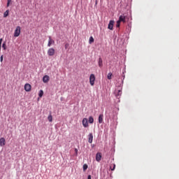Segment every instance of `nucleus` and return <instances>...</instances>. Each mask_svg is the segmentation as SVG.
Segmentation results:
<instances>
[{
    "mask_svg": "<svg viewBox=\"0 0 179 179\" xmlns=\"http://www.w3.org/2000/svg\"><path fill=\"white\" fill-rule=\"evenodd\" d=\"M21 30L22 29L20 28V27L17 26L14 31V37H19V36H20Z\"/></svg>",
    "mask_w": 179,
    "mask_h": 179,
    "instance_id": "1",
    "label": "nucleus"
},
{
    "mask_svg": "<svg viewBox=\"0 0 179 179\" xmlns=\"http://www.w3.org/2000/svg\"><path fill=\"white\" fill-rule=\"evenodd\" d=\"M96 80V76L94 74H91L90 76V83L91 86H94V82Z\"/></svg>",
    "mask_w": 179,
    "mask_h": 179,
    "instance_id": "2",
    "label": "nucleus"
},
{
    "mask_svg": "<svg viewBox=\"0 0 179 179\" xmlns=\"http://www.w3.org/2000/svg\"><path fill=\"white\" fill-rule=\"evenodd\" d=\"M48 55L49 57H54L55 55V50L52 48H50L48 50Z\"/></svg>",
    "mask_w": 179,
    "mask_h": 179,
    "instance_id": "3",
    "label": "nucleus"
},
{
    "mask_svg": "<svg viewBox=\"0 0 179 179\" xmlns=\"http://www.w3.org/2000/svg\"><path fill=\"white\" fill-rule=\"evenodd\" d=\"M82 124H83V127H84V128H87L89 127V122L87 118L85 117L83 119L82 121Z\"/></svg>",
    "mask_w": 179,
    "mask_h": 179,
    "instance_id": "4",
    "label": "nucleus"
},
{
    "mask_svg": "<svg viewBox=\"0 0 179 179\" xmlns=\"http://www.w3.org/2000/svg\"><path fill=\"white\" fill-rule=\"evenodd\" d=\"M48 38L49 40L48 43V47H51V45H54V44H55V41H54L52 38H51V36H49Z\"/></svg>",
    "mask_w": 179,
    "mask_h": 179,
    "instance_id": "5",
    "label": "nucleus"
},
{
    "mask_svg": "<svg viewBox=\"0 0 179 179\" xmlns=\"http://www.w3.org/2000/svg\"><path fill=\"white\" fill-rule=\"evenodd\" d=\"M24 90L25 92H30L31 90V85L29 83L25 84Z\"/></svg>",
    "mask_w": 179,
    "mask_h": 179,
    "instance_id": "6",
    "label": "nucleus"
},
{
    "mask_svg": "<svg viewBox=\"0 0 179 179\" xmlns=\"http://www.w3.org/2000/svg\"><path fill=\"white\" fill-rule=\"evenodd\" d=\"M113 27H114V20H110L108 25V29H109V30H113Z\"/></svg>",
    "mask_w": 179,
    "mask_h": 179,
    "instance_id": "7",
    "label": "nucleus"
},
{
    "mask_svg": "<svg viewBox=\"0 0 179 179\" xmlns=\"http://www.w3.org/2000/svg\"><path fill=\"white\" fill-rule=\"evenodd\" d=\"M43 83H48V82H50V76H43Z\"/></svg>",
    "mask_w": 179,
    "mask_h": 179,
    "instance_id": "8",
    "label": "nucleus"
},
{
    "mask_svg": "<svg viewBox=\"0 0 179 179\" xmlns=\"http://www.w3.org/2000/svg\"><path fill=\"white\" fill-rule=\"evenodd\" d=\"M96 162H101V152H97L96 153Z\"/></svg>",
    "mask_w": 179,
    "mask_h": 179,
    "instance_id": "9",
    "label": "nucleus"
},
{
    "mask_svg": "<svg viewBox=\"0 0 179 179\" xmlns=\"http://www.w3.org/2000/svg\"><path fill=\"white\" fill-rule=\"evenodd\" d=\"M88 142L89 143H92L93 142V134L92 133L88 135Z\"/></svg>",
    "mask_w": 179,
    "mask_h": 179,
    "instance_id": "10",
    "label": "nucleus"
},
{
    "mask_svg": "<svg viewBox=\"0 0 179 179\" xmlns=\"http://www.w3.org/2000/svg\"><path fill=\"white\" fill-rule=\"evenodd\" d=\"M115 94L116 97H118L119 96H121V94H122V91H121V90H115Z\"/></svg>",
    "mask_w": 179,
    "mask_h": 179,
    "instance_id": "11",
    "label": "nucleus"
},
{
    "mask_svg": "<svg viewBox=\"0 0 179 179\" xmlns=\"http://www.w3.org/2000/svg\"><path fill=\"white\" fill-rule=\"evenodd\" d=\"M6 145V141L4 138H0V146L3 147L5 146Z\"/></svg>",
    "mask_w": 179,
    "mask_h": 179,
    "instance_id": "12",
    "label": "nucleus"
},
{
    "mask_svg": "<svg viewBox=\"0 0 179 179\" xmlns=\"http://www.w3.org/2000/svg\"><path fill=\"white\" fill-rule=\"evenodd\" d=\"M119 22H123V23H125V15H120L118 20Z\"/></svg>",
    "mask_w": 179,
    "mask_h": 179,
    "instance_id": "13",
    "label": "nucleus"
},
{
    "mask_svg": "<svg viewBox=\"0 0 179 179\" xmlns=\"http://www.w3.org/2000/svg\"><path fill=\"white\" fill-rule=\"evenodd\" d=\"M98 64H99V68L103 67V59H101V57H99Z\"/></svg>",
    "mask_w": 179,
    "mask_h": 179,
    "instance_id": "14",
    "label": "nucleus"
},
{
    "mask_svg": "<svg viewBox=\"0 0 179 179\" xmlns=\"http://www.w3.org/2000/svg\"><path fill=\"white\" fill-rule=\"evenodd\" d=\"M103 114L99 115V123L102 124L103 123Z\"/></svg>",
    "mask_w": 179,
    "mask_h": 179,
    "instance_id": "15",
    "label": "nucleus"
},
{
    "mask_svg": "<svg viewBox=\"0 0 179 179\" xmlns=\"http://www.w3.org/2000/svg\"><path fill=\"white\" fill-rule=\"evenodd\" d=\"M88 122L90 124H93V122H94V119L93 118V117L90 116L89 117Z\"/></svg>",
    "mask_w": 179,
    "mask_h": 179,
    "instance_id": "16",
    "label": "nucleus"
},
{
    "mask_svg": "<svg viewBox=\"0 0 179 179\" xmlns=\"http://www.w3.org/2000/svg\"><path fill=\"white\" fill-rule=\"evenodd\" d=\"M110 169L112 171H114L115 170V164H111L110 166Z\"/></svg>",
    "mask_w": 179,
    "mask_h": 179,
    "instance_id": "17",
    "label": "nucleus"
},
{
    "mask_svg": "<svg viewBox=\"0 0 179 179\" xmlns=\"http://www.w3.org/2000/svg\"><path fill=\"white\" fill-rule=\"evenodd\" d=\"M8 15H9V10H7L3 13V17H7V16H8Z\"/></svg>",
    "mask_w": 179,
    "mask_h": 179,
    "instance_id": "18",
    "label": "nucleus"
},
{
    "mask_svg": "<svg viewBox=\"0 0 179 179\" xmlns=\"http://www.w3.org/2000/svg\"><path fill=\"white\" fill-rule=\"evenodd\" d=\"M48 120L50 122H52V115L51 114L48 115Z\"/></svg>",
    "mask_w": 179,
    "mask_h": 179,
    "instance_id": "19",
    "label": "nucleus"
},
{
    "mask_svg": "<svg viewBox=\"0 0 179 179\" xmlns=\"http://www.w3.org/2000/svg\"><path fill=\"white\" fill-rule=\"evenodd\" d=\"M43 94H44V91H43L42 90H41L39 91V94H38L39 97H43Z\"/></svg>",
    "mask_w": 179,
    "mask_h": 179,
    "instance_id": "20",
    "label": "nucleus"
},
{
    "mask_svg": "<svg viewBox=\"0 0 179 179\" xmlns=\"http://www.w3.org/2000/svg\"><path fill=\"white\" fill-rule=\"evenodd\" d=\"M89 43L90 44H92V43H94V38H93V36L90 37Z\"/></svg>",
    "mask_w": 179,
    "mask_h": 179,
    "instance_id": "21",
    "label": "nucleus"
},
{
    "mask_svg": "<svg viewBox=\"0 0 179 179\" xmlns=\"http://www.w3.org/2000/svg\"><path fill=\"white\" fill-rule=\"evenodd\" d=\"M113 76V73H108V76H107V78L109 80H111V78Z\"/></svg>",
    "mask_w": 179,
    "mask_h": 179,
    "instance_id": "22",
    "label": "nucleus"
},
{
    "mask_svg": "<svg viewBox=\"0 0 179 179\" xmlns=\"http://www.w3.org/2000/svg\"><path fill=\"white\" fill-rule=\"evenodd\" d=\"M87 164H85L83 166V171H86L87 169Z\"/></svg>",
    "mask_w": 179,
    "mask_h": 179,
    "instance_id": "23",
    "label": "nucleus"
},
{
    "mask_svg": "<svg viewBox=\"0 0 179 179\" xmlns=\"http://www.w3.org/2000/svg\"><path fill=\"white\" fill-rule=\"evenodd\" d=\"M2 48L3 49V50H6V43H3V44H2Z\"/></svg>",
    "mask_w": 179,
    "mask_h": 179,
    "instance_id": "24",
    "label": "nucleus"
},
{
    "mask_svg": "<svg viewBox=\"0 0 179 179\" xmlns=\"http://www.w3.org/2000/svg\"><path fill=\"white\" fill-rule=\"evenodd\" d=\"M120 24H121V22L119 20H117L116 22V27H120Z\"/></svg>",
    "mask_w": 179,
    "mask_h": 179,
    "instance_id": "25",
    "label": "nucleus"
},
{
    "mask_svg": "<svg viewBox=\"0 0 179 179\" xmlns=\"http://www.w3.org/2000/svg\"><path fill=\"white\" fill-rule=\"evenodd\" d=\"M64 47H65V50H68V48H69V43H66Z\"/></svg>",
    "mask_w": 179,
    "mask_h": 179,
    "instance_id": "26",
    "label": "nucleus"
},
{
    "mask_svg": "<svg viewBox=\"0 0 179 179\" xmlns=\"http://www.w3.org/2000/svg\"><path fill=\"white\" fill-rule=\"evenodd\" d=\"M0 62H3V55H1L0 57Z\"/></svg>",
    "mask_w": 179,
    "mask_h": 179,
    "instance_id": "27",
    "label": "nucleus"
},
{
    "mask_svg": "<svg viewBox=\"0 0 179 179\" xmlns=\"http://www.w3.org/2000/svg\"><path fill=\"white\" fill-rule=\"evenodd\" d=\"M2 41H3V39L0 38V46L2 45Z\"/></svg>",
    "mask_w": 179,
    "mask_h": 179,
    "instance_id": "28",
    "label": "nucleus"
},
{
    "mask_svg": "<svg viewBox=\"0 0 179 179\" xmlns=\"http://www.w3.org/2000/svg\"><path fill=\"white\" fill-rule=\"evenodd\" d=\"M87 179H92V176H90V175L88 176H87Z\"/></svg>",
    "mask_w": 179,
    "mask_h": 179,
    "instance_id": "29",
    "label": "nucleus"
},
{
    "mask_svg": "<svg viewBox=\"0 0 179 179\" xmlns=\"http://www.w3.org/2000/svg\"><path fill=\"white\" fill-rule=\"evenodd\" d=\"M10 2H12V0H8L7 3H10Z\"/></svg>",
    "mask_w": 179,
    "mask_h": 179,
    "instance_id": "30",
    "label": "nucleus"
},
{
    "mask_svg": "<svg viewBox=\"0 0 179 179\" xmlns=\"http://www.w3.org/2000/svg\"><path fill=\"white\" fill-rule=\"evenodd\" d=\"M10 4V3H7V6H9Z\"/></svg>",
    "mask_w": 179,
    "mask_h": 179,
    "instance_id": "31",
    "label": "nucleus"
},
{
    "mask_svg": "<svg viewBox=\"0 0 179 179\" xmlns=\"http://www.w3.org/2000/svg\"><path fill=\"white\" fill-rule=\"evenodd\" d=\"M75 151H76V152H78V149L76 148V149H75Z\"/></svg>",
    "mask_w": 179,
    "mask_h": 179,
    "instance_id": "32",
    "label": "nucleus"
},
{
    "mask_svg": "<svg viewBox=\"0 0 179 179\" xmlns=\"http://www.w3.org/2000/svg\"><path fill=\"white\" fill-rule=\"evenodd\" d=\"M0 51H1V45H0Z\"/></svg>",
    "mask_w": 179,
    "mask_h": 179,
    "instance_id": "33",
    "label": "nucleus"
}]
</instances>
